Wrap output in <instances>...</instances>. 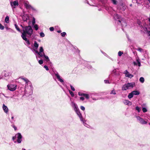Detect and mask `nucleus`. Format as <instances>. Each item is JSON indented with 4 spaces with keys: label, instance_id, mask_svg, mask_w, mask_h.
I'll return each instance as SVG.
<instances>
[{
    "label": "nucleus",
    "instance_id": "obj_6",
    "mask_svg": "<svg viewBox=\"0 0 150 150\" xmlns=\"http://www.w3.org/2000/svg\"><path fill=\"white\" fill-rule=\"evenodd\" d=\"M7 86L8 89L11 91H15L16 90V85H8Z\"/></svg>",
    "mask_w": 150,
    "mask_h": 150
},
{
    "label": "nucleus",
    "instance_id": "obj_57",
    "mask_svg": "<svg viewBox=\"0 0 150 150\" xmlns=\"http://www.w3.org/2000/svg\"><path fill=\"white\" fill-rule=\"evenodd\" d=\"M13 118H14V117H13V116H12V117H11V119H13Z\"/></svg>",
    "mask_w": 150,
    "mask_h": 150
},
{
    "label": "nucleus",
    "instance_id": "obj_20",
    "mask_svg": "<svg viewBox=\"0 0 150 150\" xmlns=\"http://www.w3.org/2000/svg\"><path fill=\"white\" fill-rule=\"evenodd\" d=\"M119 18H120V16L117 14L114 15V18L115 20H116L117 19H119Z\"/></svg>",
    "mask_w": 150,
    "mask_h": 150
},
{
    "label": "nucleus",
    "instance_id": "obj_18",
    "mask_svg": "<svg viewBox=\"0 0 150 150\" xmlns=\"http://www.w3.org/2000/svg\"><path fill=\"white\" fill-rule=\"evenodd\" d=\"M133 94L134 95H138L139 93V92L137 91H133L132 92Z\"/></svg>",
    "mask_w": 150,
    "mask_h": 150
},
{
    "label": "nucleus",
    "instance_id": "obj_46",
    "mask_svg": "<svg viewBox=\"0 0 150 150\" xmlns=\"http://www.w3.org/2000/svg\"><path fill=\"white\" fill-rule=\"evenodd\" d=\"M137 50L139 51L140 52H142L143 51L142 49V48H138Z\"/></svg>",
    "mask_w": 150,
    "mask_h": 150
},
{
    "label": "nucleus",
    "instance_id": "obj_41",
    "mask_svg": "<svg viewBox=\"0 0 150 150\" xmlns=\"http://www.w3.org/2000/svg\"><path fill=\"white\" fill-rule=\"evenodd\" d=\"M44 67L45 69L46 70H47V71L49 69L47 66L46 65H45L44 66Z\"/></svg>",
    "mask_w": 150,
    "mask_h": 150
},
{
    "label": "nucleus",
    "instance_id": "obj_19",
    "mask_svg": "<svg viewBox=\"0 0 150 150\" xmlns=\"http://www.w3.org/2000/svg\"><path fill=\"white\" fill-rule=\"evenodd\" d=\"M9 17L8 16H7L5 19V21L6 23H9Z\"/></svg>",
    "mask_w": 150,
    "mask_h": 150
},
{
    "label": "nucleus",
    "instance_id": "obj_55",
    "mask_svg": "<svg viewBox=\"0 0 150 150\" xmlns=\"http://www.w3.org/2000/svg\"><path fill=\"white\" fill-rule=\"evenodd\" d=\"M57 32L58 33H60L61 32V30H58V31H57Z\"/></svg>",
    "mask_w": 150,
    "mask_h": 150
},
{
    "label": "nucleus",
    "instance_id": "obj_38",
    "mask_svg": "<svg viewBox=\"0 0 150 150\" xmlns=\"http://www.w3.org/2000/svg\"><path fill=\"white\" fill-rule=\"evenodd\" d=\"M61 35L62 36V37H64L65 35L66 34V33L65 32H63L62 33H61Z\"/></svg>",
    "mask_w": 150,
    "mask_h": 150
},
{
    "label": "nucleus",
    "instance_id": "obj_59",
    "mask_svg": "<svg viewBox=\"0 0 150 150\" xmlns=\"http://www.w3.org/2000/svg\"><path fill=\"white\" fill-rule=\"evenodd\" d=\"M148 0L149 2V3H150V0Z\"/></svg>",
    "mask_w": 150,
    "mask_h": 150
},
{
    "label": "nucleus",
    "instance_id": "obj_50",
    "mask_svg": "<svg viewBox=\"0 0 150 150\" xmlns=\"http://www.w3.org/2000/svg\"><path fill=\"white\" fill-rule=\"evenodd\" d=\"M12 127L14 128L15 130H16L17 129V128L14 125H12Z\"/></svg>",
    "mask_w": 150,
    "mask_h": 150
},
{
    "label": "nucleus",
    "instance_id": "obj_22",
    "mask_svg": "<svg viewBox=\"0 0 150 150\" xmlns=\"http://www.w3.org/2000/svg\"><path fill=\"white\" fill-rule=\"evenodd\" d=\"M133 95L132 93L131 92V93H130L128 95V97L129 98H131L133 97Z\"/></svg>",
    "mask_w": 150,
    "mask_h": 150
},
{
    "label": "nucleus",
    "instance_id": "obj_48",
    "mask_svg": "<svg viewBox=\"0 0 150 150\" xmlns=\"http://www.w3.org/2000/svg\"><path fill=\"white\" fill-rule=\"evenodd\" d=\"M83 94H84L81 93L80 92H79V95L80 96H83Z\"/></svg>",
    "mask_w": 150,
    "mask_h": 150
},
{
    "label": "nucleus",
    "instance_id": "obj_26",
    "mask_svg": "<svg viewBox=\"0 0 150 150\" xmlns=\"http://www.w3.org/2000/svg\"><path fill=\"white\" fill-rule=\"evenodd\" d=\"M29 10H35V9L33 8V7H32L31 6L29 5Z\"/></svg>",
    "mask_w": 150,
    "mask_h": 150
},
{
    "label": "nucleus",
    "instance_id": "obj_43",
    "mask_svg": "<svg viewBox=\"0 0 150 150\" xmlns=\"http://www.w3.org/2000/svg\"><path fill=\"white\" fill-rule=\"evenodd\" d=\"M81 109L83 110H85L84 107L82 106H81Z\"/></svg>",
    "mask_w": 150,
    "mask_h": 150
},
{
    "label": "nucleus",
    "instance_id": "obj_25",
    "mask_svg": "<svg viewBox=\"0 0 150 150\" xmlns=\"http://www.w3.org/2000/svg\"><path fill=\"white\" fill-rule=\"evenodd\" d=\"M35 23V18L34 17H33V20L32 21V23L33 25H34Z\"/></svg>",
    "mask_w": 150,
    "mask_h": 150
},
{
    "label": "nucleus",
    "instance_id": "obj_9",
    "mask_svg": "<svg viewBox=\"0 0 150 150\" xmlns=\"http://www.w3.org/2000/svg\"><path fill=\"white\" fill-rule=\"evenodd\" d=\"M118 21L120 23H122V25L123 26H126L127 25V23H126L124 21V20H118Z\"/></svg>",
    "mask_w": 150,
    "mask_h": 150
},
{
    "label": "nucleus",
    "instance_id": "obj_44",
    "mask_svg": "<svg viewBox=\"0 0 150 150\" xmlns=\"http://www.w3.org/2000/svg\"><path fill=\"white\" fill-rule=\"evenodd\" d=\"M50 29L51 31H53L54 30V28L53 27H51L50 28Z\"/></svg>",
    "mask_w": 150,
    "mask_h": 150
},
{
    "label": "nucleus",
    "instance_id": "obj_5",
    "mask_svg": "<svg viewBox=\"0 0 150 150\" xmlns=\"http://www.w3.org/2000/svg\"><path fill=\"white\" fill-rule=\"evenodd\" d=\"M10 5L12 9L15 8L16 6H18L19 5L18 1L16 0L13 1H11Z\"/></svg>",
    "mask_w": 150,
    "mask_h": 150
},
{
    "label": "nucleus",
    "instance_id": "obj_1",
    "mask_svg": "<svg viewBox=\"0 0 150 150\" xmlns=\"http://www.w3.org/2000/svg\"><path fill=\"white\" fill-rule=\"evenodd\" d=\"M34 48L35 52L40 56L39 57L44 56L47 62H48L50 61L48 57L45 55L42 47H34Z\"/></svg>",
    "mask_w": 150,
    "mask_h": 150
},
{
    "label": "nucleus",
    "instance_id": "obj_31",
    "mask_svg": "<svg viewBox=\"0 0 150 150\" xmlns=\"http://www.w3.org/2000/svg\"><path fill=\"white\" fill-rule=\"evenodd\" d=\"M34 47H38V45L36 41H35L34 44Z\"/></svg>",
    "mask_w": 150,
    "mask_h": 150
},
{
    "label": "nucleus",
    "instance_id": "obj_2",
    "mask_svg": "<svg viewBox=\"0 0 150 150\" xmlns=\"http://www.w3.org/2000/svg\"><path fill=\"white\" fill-rule=\"evenodd\" d=\"M23 32L22 33L21 37L22 38L28 43V40H27V38L26 37V35L28 34V26H26L23 27Z\"/></svg>",
    "mask_w": 150,
    "mask_h": 150
},
{
    "label": "nucleus",
    "instance_id": "obj_28",
    "mask_svg": "<svg viewBox=\"0 0 150 150\" xmlns=\"http://www.w3.org/2000/svg\"><path fill=\"white\" fill-rule=\"evenodd\" d=\"M112 2L114 4L116 5L117 4V1L116 0H111Z\"/></svg>",
    "mask_w": 150,
    "mask_h": 150
},
{
    "label": "nucleus",
    "instance_id": "obj_3",
    "mask_svg": "<svg viewBox=\"0 0 150 150\" xmlns=\"http://www.w3.org/2000/svg\"><path fill=\"white\" fill-rule=\"evenodd\" d=\"M16 138L17 139V142L18 143H21L22 141V136L20 133L17 134L14 136L13 137L12 139L15 143L16 142V141L15 140Z\"/></svg>",
    "mask_w": 150,
    "mask_h": 150
},
{
    "label": "nucleus",
    "instance_id": "obj_32",
    "mask_svg": "<svg viewBox=\"0 0 150 150\" xmlns=\"http://www.w3.org/2000/svg\"><path fill=\"white\" fill-rule=\"evenodd\" d=\"M142 111L144 112H147V109L145 108H142Z\"/></svg>",
    "mask_w": 150,
    "mask_h": 150
},
{
    "label": "nucleus",
    "instance_id": "obj_10",
    "mask_svg": "<svg viewBox=\"0 0 150 150\" xmlns=\"http://www.w3.org/2000/svg\"><path fill=\"white\" fill-rule=\"evenodd\" d=\"M3 108L5 113H7L8 112V109L7 107L4 104L3 105Z\"/></svg>",
    "mask_w": 150,
    "mask_h": 150
},
{
    "label": "nucleus",
    "instance_id": "obj_53",
    "mask_svg": "<svg viewBox=\"0 0 150 150\" xmlns=\"http://www.w3.org/2000/svg\"><path fill=\"white\" fill-rule=\"evenodd\" d=\"M132 2L133 3H137V0H132Z\"/></svg>",
    "mask_w": 150,
    "mask_h": 150
},
{
    "label": "nucleus",
    "instance_id": "obj_29",
    "mask_svg": "<svg viewBox=\"0 0 150 150\" xmlns=\"http://www.w3.org/2000/svg\"><path fill=\"white\" fill-rule=\"evenodd\" d=\"M34 27L35 28V30H37L38 29V25L37 24H35L34 25Z\"/></svg>",
    "mask_w": 150,
    "mask_h": 150
},
{
    "label": "nucleus",
    "instance_id": "obj_51",
    "mask_svg": "<svg viewBox=\"0 0 150 150\" xmlns=\"http://www.w3.org/2000/svg\"><path fill=\"white\" fill-rule=\"evenodd\" d=\"M4 96V94L3 93H0V97L2 98Z\"/></svg>",
    "mask_w": 150,
    "mask_h": 150
},
{
    "label": "nucleus",
    "instance_id": "obj_33",
    "mask_svg": "<svg viewBox=\"0 0 150 150\" xmlns=\"http://www.w3.org/2000/svg\"><path fill=\"white\" fill-rule=\"evenodd\" d=\"M123 54V53L122 52L120 51L118 52V55L119 56H121Z\"/></svg>",
    "mask_w": 150,
    "mask_h": 150
},
{
    "label": "nucleus",
    "instance_id": "obj_8",
    "mask_svg": "<svg viewBox=\"0 0 150 150\" xmlns=\"http://www.w3.org/2000/svg\"><path fill=\"white\" fill-rule=\"evenodd\" d=\"M137 119L139 120L140 122L142 124H145L147 123L143 119L139 117H138Z\"/></svg>",
    "mask_w": 150,
    "mask_h": 150
},
{
    "label": "nucleus",
    "instance_id": "obj_12",
    "mask_svg": "<svg viewBox=\"0 0 150 150\" xmlns=\"http://www.w3.org/2000/svg\"><path fill=\"white\" fill-rule=\"evenodd\" d=\"M55 75L57 77V79L60 81L61 82H63V80L60 78V76L58 73L55 74Z\"/></svg>",
    "mask_w": 150,
    "mask_h": 150
},
{
    "label": "nucleus",
    "instance_id": "obj_47",
    "mask_svg": "<svg viewBox=\"0 0 150 150\" xmlns=\"http://www.w3.org/2000/svg\"><path fill=\"white\" fill-rule=\"evenodd\" d=\"M144 29L145 31H146V32L148 33L149 31L148 30L147 28H144Z\"/></svg>",
    "mask_w": 150,
    "mask_h": 150
},
{
    "label": "nucleus",
    "instance_id": "obj_21",
    "mask_svg": "<svg viewBox=\"0 0 150 150\" xmlns=\"http://www.w3.org/2000/svg\"><path fill=\"white\" fill-rule=\"evenodd\" d=\"M139 81L142 83H143L144 81V78L143 77H141L139 79Z\"/></svg>",
    "mask_w": 150,
    "mask_h": 150
},
{
    "label": "nucleus",
    "instance_id": "obj_11",
    "mask_svg": "<svg viewBox=\"0 0 150 150\" xmlns=\"http://www.w3.org/2000/svg\"><path fill=\"white\" fill-rule=\"evenodd\" d=\"M76 113L77 115H78V116L79 117V118H80L81 120L82 121H83V120L81 114L80 112L79 111H77V112H76Z\"/></svg>",
    "mask_w": 150,
    "mask_h": 150
},
{
    "label": "nucleus",
    "instance_id": "obj_39",
    "mask_svg": "<svg viewBox=\"0 0 150 150\" xmlns=\"http://www.w3.org/2000/svg\"><path fill=\"white\" fill-rule=\"evenodd\" d=\"M38 62L40 64H41L43 63V62L42 60H39Z\"/></svg>",
    "mask_w": 150,
    "mask_h": 150
},
{
    "label": "nucleus",
    "instance_id": "obj_15",
    "mask_svg": "<svg viewBox=\"0 0 150 150\" xmlns=\"http://www.w3.org/2000/svg\"><path fill=\"white\" fill-rule=\"evenodd\" d=\"M22 18L23 20L25 21H27L28 18V16L27 15H24L23 16Z\"/></svg>",
    "mask_w": 150,
    "mask_h": 150
},
{
    "label": "nucleus",
    "instance_id": "obj_36",
    "mask_svg": "<svg viewBox=\"0 0 150 150\" xmlns=\"http://www.w3.org/2000/svg\"><path fill=\"white\" fill-rule=\"evenodd\" d=\"M136 110L138 111V112H139L140 111V108L138 106H137L136 108Z\"/></svg>",
    "mask_w": 150,
    "mask_h": 150
},
{
    "label": "nucleus",
    "instance_id": "obj_14",
    "mask_svg": "<svg viewBox=\"0 0 150 150\" xmlns=\"http://www.w3.org/2000/svg\"><path fill=\"white\" fill-rule=\"evenodd\" d=\"M72 104L73 107L74 108V109L76 112L78 111H79L78 108L76 105H75L74 103H72Z\"/></svg>",
    "mask_w": 150,
    "mask_h": 150
},
{
    "label": "nucleus",
    "instance_id": "obj_45",
    "mask_svg": "<svg viewBox=\"0 0 150 150\" xmlns=\"http://www.w3.org/2000/svg\"><path fill=\"white\" fill-rule=\"evenodd\" d=\"M104 82L105 83H110L109 82V81L108 80H104Z\"/></svg>",
    "mask_w": 150,
    "mask_h": 150
},
{
    "label": "nucleus",
    "instance_id": "obj_52",
    "mask_svg": "<svg viewBox=\"0 0 150 150\" xmlns=\"http://www.w3.org/2000/svg\"><path fill=\"white\" fill-rule=\"evenodd\" d=\"M80 99L81 100H83L84 99V97H81L80 98Z\"/></svg>",
    "mask_w": 150,
    "mask_h": 150
},
{
    "label": "nucleus",
    "instance_id": "obj_58",
    "mask_svg": "<svg viewBox=\"0 0 150 150\" xmlns=\"http://www.w3.org/2000/svg\"><path fill=\"white\" fill-rule=\"evenodd\" d=\"M124 8H123V10H125V7H124Z\"/></svg>",
    "mask_w": 150,
    "mask_h": 150
},
{
    "label": "nucleus",
    "instance_id": "obj_4",
    "mask_svg": "<svg viewBox=\"0 0 150 150\" xmlns=\"http://www.w3.org/2000/svg\"><path fill=\"white\" fill-rule=\"evenodd\" d=\"M134 83H129L124 84L122 88V91L126 90L133 88Z\"/></svg>",
    "mask_w": 150,
    "mask_h": 150
},
{
    "label": "nucleus",
    "instance_id": "obj_37",
    "mask_svg": "<svg viewBox=\"0 0 150 150\" xmlns=\"http://www.w3.org/2000/svg\"><path fill=\"white\" fill-rule=\"evenodd\" d=\"M4 27L1 24H0V29L3 30L4 29Z\"/></svg>",
    "mask_w": 150,
    "mask_h": 150
},
{
    "label": "nucleus",
    "instance_id": "obj_42",
    "mask_svg": "<svg viewBox=\"0 0 150 150\" xmlns=\"http://www.w3.org/2000/svg\"><path fill=\"white\" fill-rule=\"evenodd\" d=\"M70 87L71 89L73 91H74L75 90V89H74V88L71 85H70Z\"/></svg>",
    "mask_w": 150,
    "mask_h": 150
},
{
    "label": "nucleus",
    "instance_id": "obj_24",
    "mask_svg": "<svg viewBox=\"0 0 150 150\" xmlns=\"http://www.w3.org/2000/svg\"><path fill=\"white\" fill-rule=\"evenodd\" d=\"M137 64L140 67L141 66V63L139 61V59H137Z\"/></svg>",
    "mask_w": 150,
    "mask_h": 150
},
{
    "label": "nucleus",
    "instance_id": "obj_56",
    "mask_svg": "<svg viewBox=\"0 0 150 150\" xmlns=\"http://www.w3.org/2000/svg\"><path fill=\"white\" fill-rule=\"evenodd\" d=\"M148 33H149V35L150 36V31H149Z\"/></svg>",
    "mask_w": 150,
    "mask_h": 150
},
{
    "label": "nucleus",
    "instance_id": "obj_7",
    "mask_svg": "<svg viewBox=\"0 0 150 150\" xmlns=\"http://www.w3.org/2000/svg\"><path fill=\"white\" fill-rule=\"evenodd\" d=\"M124 74H125V76L126 77H129L131 78L133 76V75L131 74H130L128 71L126 70L125 71Z\"/></svg>",
    "mask_w": 150,
    "mask_h": 150
},
{
    "label": "nucleus",
    "instance_id": "obj_23",
    "mask_svg": "<svg viewBox=\"0 0 150 150\" xmlns=\"http://www.w3.org/2000/svg\"><path fill=\"white\" fill-rule=\"evenodd\" d=\"M15 26L16 30L20 32V30L17 25L16 24H15Z\"/></svg>",
    "mask_w": 150,
    "mask_h": 150
},
{
    "label": "nucleus",
    "instance_id": "obj_54",
    "mask_svg": "<svg viewBox=\"0 0 150 150\" xmlns=\"http://www.w3.org/2000/svg\"><path fill=\"white\" fill-rule=\"evenodd\" d=\"M148 21L149 22V25L150 26V18H149L148 19Z\"/></svg>",
    "mask_w": 150,
    "mask_h": 150
},
{
    "label": "nucleus",
    "instance_id": "obj_35",
    "mask_svg": "<svg viewBox=\"0 0 150 150\" xmlns=\"http://www.w3.org/2000/svg\"><path fill=\"white\" fill-rule=\"evenodd\" d=\"M40 35L41 37H44L45 36V34L43 32H41L40 33Z\"/></svg>",
    "mask_w": 150,
    "mask_h": 150
},
{
    "label": "nucleus",
    "instance_id": "obj_27",
    "mask_svg": "<svg viewBox=\"0 0 150 150\" xmlns=\"http://www.w3.org/2000/svg\"><path fill=\"white\" fill-rule=\"evenodd\" d=\"M21 79L24 81L26 83H27L28 82V80L27 79H25V78H21Z\"/></svg>",
    "mask_w": 150,
    "mask_h": 150
},
{
    "label": "nucleus",
    "instance_id": "obj_13",
    "mask_svg": "<svg viewBox=\"0 0 150 150\" xmlns=\"http://www.w3.org/2000/svg\"><path fill=\"white\" fill-rule=\"evenodd\" d=\"M124 103L125 104L127 105H131L132 104L131 102L127 100H124Z\"/></svg>",
    "mask_w": 150,
    "mask_h": 150
},
{
    "label": "nucleus",
    "instance_id": "obj_16",
    "mask_svg": "<svg viewBox=\"0 0 150 150\" xmlns=\"http://www.w3.org/2000/svg\"><path fill=\"white\" fill-rule=\"evenodd\" d=\"M29 84H30V95L32 94L33 93V88L32 87V85L31 84V83L29 81Z\"/></svg>",
    "mask_w": 150,
    "mask_h": 150
},
{
    "label": "nucleus",
    "instance_id": "obj_40",
    "mask_svg": "<svg viewBox=\"0 0 150 150\" xmlns=\"http://www.w3.org/2000/svg\"><path fill=\"white\" fill-rule=\"evenodd\" d=\"M110 94H116L114 90H113L110 93Z\"/></svg>",
    "mask_w": 150,
    "mask_h": 150
},
{
    "label": "nucleus",
    "instance_id": "obj_34",
    "mask_svg": "<svg viewBox=\"0 0 150 150\" xmlns=\"http://www.w3.org/2000/svg\"><path fill=\"white\" fill-rule=\"evenodd\" d=\"M69 91V93L70 94V95H71V96L72 97H73L74 96V94L73 93L72 91H70V90Z\"/></svg>",
    "mask_w": 150,
    "mask_h": 150
},
{
    "label": "nucleus",
    "instance_id": "obj_17",
    "mask_svg": "<svg viewBox=\"0 0 150 150\" xmlns=\"http://www.w3.org/2000/svg\"><path fill=\"white\" fill-rule=\"evenodd\" d=\"M33 30L30 26L29 25V35H30L32 33Z\"/></svg>",
    "mask_w": 150,
    "mask_h": 150
},
{
    "label": "nucleus",
    "instance_id": "obj_30",
    "mask_svg": "<svg viewBox=\"0 0 150 150\" xmlns=\"http://www.w3.org/2000/svg\"><path fill=\"white\" fill-rule=\"evenodd\" d=\"M83 96H84L85 97V98H86L87 99L89 98V95L88 94H83Z\"/></svg>",
    "mask_w": 150,
    "mask_h": 150
},
{
    "label": "nucleus",
    "instance_id": "obj_60",
    "mask_svg": "<svg viewBox=\"0 0 150 150\" xmlns=\"http://www.w3.org/2000/svg\"><path fill=\"white\" fill-rule=\"evenodd\" d=\"M130 6H132V4H130Z\"/></svg>",
    "mask_w": 150,
    "mask_h": 150
},
{
    "label": "nucleus",
    "instance_id": "obj_62",
    "mask_svg": "<svg viewBox=\"0 0 150 150\" xmlns=\"http://www.w3.org/2000/svg\"><path fill=\"white\" fill-rule=\"evenodd\" d=\"M149 124L150 125V123Z\"/></svg>",
    "mask_w": 150,
    "mask_h": 150
},
{
    "label": "nucleus",
    "instance_id": "obj_61",
    "mask_svg": "<svg viewBox=\"0 0 150 150\" xmlns=\"http://www.w3.org/2000/svg\"><path fill=\"white\" fill-rule=\"evenodd\" d=\"M36 57H37V56H36Z\"/></svg>",
    "mask_w": 150,
    "mask_h": 150
},
{
    "label": "nucleus",
    "instance_id": "obj_49",
    "mask_svg": "<svg viewBox=\"0 0 150 150\" xmlns=\"http://www.w3.org/2000/svg\"><path fill=\"white\" fill-rule=\"evenodd\" d=\"M24 6L26 7V8L27 9L28 8V4L26 3H24Z\"/></svg>",
    "mask_w": 150,
    "mask_h": 150
}]
</instances>
